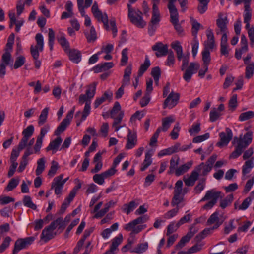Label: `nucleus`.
Here are the masks:
<instances>
[{
    "instance_id": "nucleus-1",
    "label": "nucleus",
    "mask_w": 254,
    "mask_h": 254,
    "mask_svg": "<svg viewBox=\"0 0 254 254\" xmlns=\"http://www.w3.org/2000/svg\"><path fill=\"white\" fill-rule=\"evenodd\" d=\"M179 61L182 60L181 66V71H183V78L187 82L190 81L192 76L197 73L200 67V64L197 62H191L189 64V54L184 55L183 52L177 54Z\"/></svg>"
},
{
    "instance_id": "nucleus-2",
    "label": "nucleus",
    "mask_w": 254,
    "mask_h": 254,
    "mask_svg": "<svg viewBox=\"0 0 254 254\" xmlns=\"http://www.w3.org/2000/svg\"><path fill=\"white\" fill-rule=\"evenodd\" d=\"M252 132H248L243 137L241 135L239 138L235 137L233 143L237 142L235 149L230 154V158L236 159L242 153L244 149L246 148L252 142Z\"/></svg>"
},
{
    "instance_id": "nucleus-3",
    "label": "nucleus",
    "mask_w": 254,
    "mask_h": 254,
    "mask_svg": "<svg viewBox=\"0 0 254 254\" xmlns=\"http://www.w3.org/2000/svg\"><path fill=\"white\" fill-rule=\"evenodd\" d=\"M137 0H129V3L127 4L128 17L132 24L139 28H143L146 25V22L143 20L142 12L138 9L135 10L131 5Z\"/></svg>"
},
{
    "instance_id": "nucleus-4",
    "label": "nucleus",
    "mask_w": 254,
    "mask_h": 254,
    "mask_svg": "<svg viewBox=\"0 0 254 254\" xmlns=\"http://www.w3.org/2000/svg\"><path fill=\"white\" fill-rule=\"evenodd\" d=\"M62 221L60 219H57L52 222L50 225L45 227L42 231L41 235V239L47 242L53 238L57 234L56 229H61L64 225L62 224Z\"/></svg>"
},
{
    "instance_id": "nucleus-5",
    "label": "nucleus",
    "mask_w": 254,
    "mask_h": 254,
    "mask_svg": "<svg viewBox=\"0 0 254 254\" xmlns=\"http://www.w3.org/2000/svg\"><path fill=\"white\" fill-rule=\"evenodd\" d=\"M63 178L64 174H60L53 179L51 184V189L54 190L55 194L57 195L58 197L62 195L64 186L69 179V177L64 179Z\"/></svg>"
},
{
    "instance_id": "nucleus-6",
    "label": "nucleus",
    "mask_w": 254,
    "mask_h": 254,
    "mask_svg": "<svg viewBox=\"0 0 254 254\" xmlns=\"http://www.w3.org/2000/svg\"><path fill=\"white\" fill-rule=\"evenodd\" d=\"M96 84L95 83L90 85L86 90L85 94H82L79 96V103L82 105L84 103H85V104L89 103V105H90L91 100L96 93Z\"/></svg>"
},
{
    "instance_id": "nucleus-7",
    "label": "nucleus",
    "mask_w": 254,
    "mask_h": 254,
    "mask_svg": "<svg viewBox=\"0 0 254 254\" xmlns=\"http://www.w3.org/2000/svg\"><path fill=\"white\" fill-rule=\"evenodd\" d=\"M34 240L35 238L34 237H28L17 239L15 243L13 254H16L20 251L25 249L31 245Z\"/></svg>"
},
{
    "instance_id": "nucleus-8",
    "label": "nucleus",
    "mask_w": 254,
    "mask_h": 254,
    "mask_svg": "<svg viewBox=\"0 0 254 254\" xmlns=\"http://www.w3.org/2000/svg\"><path fill=\"white\" fill-rule=\"evenodd\" d=\"M92 12L97 20L99 22L103 23L104 27L106 30H108L109 29V26L107 15L105 13H103L99 10L96 2H95L92 7Z\"/></svg>"
},
{
    "instance_id": "nucleus-9",
    "label": "nucleus",
    "mask_w": 254,
    "mask_h": 254,
    "mask_svg": "<svg viewBox=\"0 0 254 254\" xmlns=\"http://www.w3.org/2000/svg\"><path fill=\"white\" fill-rule=\"evenodd\" d=\"M74 109L75 107H73V109L67 113L66 117L60 123V125L55 131L54 134L55 135L59 136L61 133L65 130L67 127L69 125L70 122L73 118Z\"/></svg>"
},
{
    "instance_id": "nucleus-10",
    "label": "nucleus",
    "mask_w": 254,
    "mask_h": 254,
    "mask_svg": "<svg viewBox=\"0 0 254 254\" xmlns=\"http://www.w3.org/2000/svg\"><path fill=\"white\" fill-rule=\"evenodd\" d=\"M34 131V127L32 125L28 126L26 128L23 130L22 132L23 137L19 142L20 149H24L26 147L27 142L33 134Z\"/></svg>"
},
{
    "instance_id": "nucleus-11",
    "label": "nucleus",
    "mask_w": 254,
    "mask_h": 254,
    "mask_svg": "<svg viewBox=\"0 0 254 254\" xmlns=\"http://www.w3.org/2000/svg\"><path fill=\"white\" fill-rule=\"evenodd\" d=\"M220 140L216 144L218 147L227 146L233 137V133L231 129L226 128L225 132H221L219 134Z\"/></svg>"
},
{
    "instance_id": "nucleus-12",
    "label": "nucleus",
    "mask_w": 254,
    "mask_h": 254,
    "mask_svg": "<svg viewBox=\"0 0 254 254\" xmlns=\"http://www.w3.org/2000/svg\"><path fill=\"white\" fill-rule=\"evenodd\" d=\"M116 170L114 168H111L101 174H96L93 177V181L99 185H103L105 179L108 178L115 174Z\"/></svg>"
},
{
    "instance_id": "nucleus-13",
    "label": "nucleus",
    "mask_w": 254,
    "mask_h": 254,
    "mask_svg": "<svg viewBox=\"0 0 254 254\" xmlns=\"http://www.w3.org/2000/svg\"><path fill=\"white\" fill-rule=\"evenodd\" d=\"M207 40L204 42V50H212L215 46L214 36L212 30L208 28L206 31Z\"/></svg>"
},
{
    "instance_id": "nucleus-14",
    "label": "nucleus",
    "mask_w": 254,
    "mask_h": 254,
    "mask_svg": "<svg viewBox=\"0 0 254 254\" xmlns=\"http://www.w3.org/2000/svg\"><path fill=\"white\" fill-rule=\"evenodd\" d=\"M240 45L241 47L235 50V57L238 60L241 58L242 54L247 52L248 50L247 39L244 35L241 36Z\"/></svg>"
},
{
    "instance_id": "nucleus-15",
    "label": "nucleus",
    "mask_w": 254,
    "mask_h": 254,
    "mask_svg": "<svg viewBox=\"0 0 254 254\" xmlns=\"http://www.w3.org/2000/svg\"><path fill=\"white\" fill-rule=\"evenodd\" d=\"M179 99V95L178 93H170L164 101L163 108H166L168 107L169 108H172L176 105Z\"/></svg>"
},
{
    "instance_id": "nucleus-16",
    "label": "nucleus",
    "mask_w": 254,
    "mask_h": 254,
    "mask_svg": "<svg viewBox=\"0 0 254 254\" xmlns=\"http://www.w3.org/2000/svg\"><path fill=\"white\" fill-rule=\"evenodd\" d=\"M152 49L155 51L157 57L165 56L168 53V46L161 42H157L152 47Z\"/></svg>"
},
{
    "instance_id": "nucleus-17",
    "label": "nucleus",
    "mask_w": 254,
    "mask_h": 254,
    "mask_svg": "<svg viewBox=\"0 0 254 254\" xmlns=\"http://www.w3.org/2000/svg\"><path fill=\"white\" fill-rule=\"evenodd\" d=\"M137 139L136 133L132 132L131 130L128 129V132L127 135V142L125 148L127 149H131L135 146L137 144Z\"/></svg>"
},
{
    "instance_id": "nucleus-18",
    "label": "nucleus",
    "mask_w": 254,
    "mask_h": 254,
    "mask_svg": "<svg viewBox=\"0 0 254 254\" xmlns=\"http://www.w3.org/2000/svg\"><path fill=\"white\" fill-rule=\"evenodd\" d=\"M219 215V212L216 211L210 216L207 220V223L208 225H210L214 224V225L212 227L213 229H217L223 223V220L220 218Z\"/></svg>"
},
{
    "instance_id": "nucleus-19",
    "label": "nucleus",
    "mask_w": 254,
    "mask_h": 254,
    "mask_svg": "<svg viewBox=\"0 0 254 254\" xmlns=\"http://www.w3.org/2000/svg\"><path fill=\"white\" fill-rule=\"evenodd\" d=\"M112 97V91L110 90H107L104 93L101 97L96 98L94 103V108H98L101 104L107 100L109 101L111 100Z\"/></svg>"
},
{
    "instance_id": "nucleus-20",
    "label": "nucleus",
    "mask_w": 254,
    "mask_h": 254,
    "mask_svg": "<svg viewBox=\"0 0 254 254\" xmlns=\"http://www.w3.org/2000/svg\"><path fill=\"white\" fill-rule=\"evenodd\" d=\"M140 203V201L138 199L131 201L128 203L124 204L122 209L123 212L128 215L133 211Z\"/></svg>"
},
{
    "instance_id": "nucleus-21",
    "label": "nucleus",
    "mask_w": 254,
    "mask_h": 254,
    "mask_svg": "<svg viewBox=\"0 0 254 254\" xmlns=\"http://www.w3.org/2000/svg\"><path fill=\"white\" fill-rule=\"evenodd\" d=\"M254 159L251 158L250 159L245 161L242 166V179L245 180L247 178L246 174L249 173L254 167Z\"/></svg>"
},
{
    "instance_id": "nucleus-22",
    "label": "nucleus",
    "mask_w": 254,
    "mask_h": 254,
    "mask_svg": "<svg viewBox=\"0 0 254 254\" xmlns=\"http://www.w3.org/2000/svg\"><path fill=\"white\" fill-rule=\"evenodd\" d=\"M123 237L122 234H119L112 240V244L110 250L106 252V254H114V251L123 241Z\"/></svg>"
},
{
    "instance_id": "nucleus-23",
    "label": "nucleus",
    "mask_w": 254,
    "mask_h": 254,
    "mask_svg": "<svg viewBox=\"0 0 254 254\" xmlns=\"http://www.w3.org/2000/svg\"><path fill=\"white\" fill-rule=\"evenodd\" d=\"M227 17L219 18L216 20V24L218 28L216 30V33L217 35L221 33L228 32L227 24L228 23Z\"/></svg>"
},
{
    "instance_id": "nucleus-24",
    "label": "nucleus",
    "mask_w": 254,
    "mask_h": 254,
    "mask_svg": "<svg viewBox=\"0 0 254 254\" xmlns=\"http://www.w3.org/2000/svg\"><path fill=\"white\" fill-rule=\"evenodd\" d=\"M35 141V139L34 138L30 139L29 141H28L26 147L24 148L25 149L24 152H26L27 151H29V150L31 152V155L33 154H39L40 152V149L42 146V144H41L40 147L37 146V140L36 141V143L33 147L32 146L34 144Z\"/></svg>"
},
{
    "instance_id": "nucleus-25",
    "label": "nucleus",
    "mask_w": 254,
    "mask_h": 254,
    "mask_svg": "<svg viewBox=\"0 0 254 254\" xmlns=\"http://www.w3.org/2000/svg\"><path fill=\"white\" fill-rule=\"evenodd\" d=\"M69 57V59L72 62L78 64L81 60V53L77 49H70L66 53Z\"/></svg>"
},
{
    "instance_id": "nucleus-26",
    "label": "nucleus",
    "mask_w": 254,
    "mask_h": 254,
    "mask_svg": "<svg viewBox=\"0 0 254 254\" xmlns=\"http://www.w3.org/2000/svg\"><path fill=\"white\" fill-rule=\"evenodd\" d=\"M175 121V118L173 116H170L162 119V126L157 128L161 131L166 132L170 127L171 124Z\"/></svg>"
},
{
    "instance_id": "nucleus-27",
    "label": "nucleus",
    "mask_w": 254,
    "mask_h": 254,
    "mask_svg": "<svg viewBox=\"0 0 254 254\" xmlns=\"http://www.w3.org/2000/svg\"><path fill=\"white\" fill-rule=\"evenodd\" d=\"M221 192L220 191H215L213 190H208L205 196L201 199L200 201H204L208 200L215 201L217 202V199L220 197Z\"/></svg>"
},
{
    "instance_id": "nucleus-28",
    "label": "nucleus",
    "mask_w": 254,
    "mask_h": 254,
    "mask_svg": "<svg viewBox=\"0 0 254 254\" xmlns=\"http://www.w3.org/2000/svg\"><path fill=\"white\" fill-rule=\"evenodd\" d=\"M124 115V112H120L117 116H115L114 118H112L114 119V122L112 124V127L114 128L115 131L117 132L122 127L126 126L125 124H123L122 125H119L123 118Z\"/></svg>"
},
{
    "instance_id": "nucleus-29",
    "label": "nucleus",
    "mask_w": 254,
    "mask_h": 254,
    "mask_svg": "<svg viewBox=\"0 0 254 254\" xmlns=\"http://www.w3.org/2000/svg\"><path fill=\"white\" fill-rule=\"evenodd\" d=\"M198 172L194 169L191 172L190 175L188 178H186L184 177L183 180L187 186H192L198 179Z\"/></svg>"
},
{
    "instance_id": "nucleus-30",
    "label": "nucleus",
    "mask_w": 254,
    "mask_h": 254,
    "mask_svg": "<svg viewBox=\"0 0 254 254\" xmlns=\"http://www.w3.org/2000/svg\"><path fill=\"white\" fill-rule=\"evenodd\" d=\"M62 142V138L58 136L56 139L50 142L48 146L46 148V151H49L52 150L53 154L55 153L58 150V148Z\"/></svg>"
},
{
    "instance_id": "nucleus-31",
    "label": "nucleus",
    "mask_w": 254,
    "mask_h": 254,
    "mask_svg": "<svg viewBox=\"0 0 254 254\" xmlns=\"http://www.w3.org/2000/svg\"><path fill=\"white\" fill-rule=\"evenodd\" d=\"M102 154V153L98 152L95 155L93 162L95 163V166L94 168L91 170L92 173H97L101 170L103 166V164L101 160Z\"/></svg>"
},
{
    "instance_id": "nucleus-32",
    "label": "nucleus",
    "mask_w": 254,
    "mask_h": 254,
    "mask_svg": "<svg viewBox=\"0 0 254 254\" xmlns=\"http://www.w3.org/2000/svg\"><path fill=\"white\" fill-rule=\"evenodd\" d=\"M32 152L29 150L26 152H24V154L22 157L21 160L20 162L19 166L18 168V172L19 173L22 172L25 169L26 166L28 164V156L31 155Z\"/></svg>"
},
{
    "instance_id": "nucleus-33",
    "label": "nucleus",
    "mask_w": 254,
    "mask_h": 254,
    "mask_svg": "<svg viewBox=\"0 0 254 254\" xmlns=\"http://www.w3.org/2000/svg\"><path fill=\"white\" fill-rule=\"evenodd\" d=\"M50 129V126L48 124L45 125L40 130V133L37 137V146L40 147L41 144H43L44 136Z\"/></svg>"
},
{
    "instance_id": "nucleus-34",
    "label": "nucleus",
    "mask_w": 254,
    "mask_h": 254,
    "mask_svg": "<svg viewBox=\"0 0 254 254\" xmlns=\"http://www.w3.org/2000/svg\"><path fill=\"white\" fill-rule=\"evenodd\" d=\"M89 103L85 104L83 111L82 112L78 111L75 114V117L79 118L81 117V121L85 120L87 117L89 115L91 110L90 105H89Z\"/></svg>"
},
{
    "instance_id": "nucleus-35",
    "label": "nucleus",
    "mask_w": 254,
    "mask_h": 254,
    "mask_svg": "<svg viewBox=\"0 0 254 254\" xmlns=\"http://www.w3.org/2000/svg\"><path fill=\"white\" fill-rule=\"evenodd\" d=\"M152 153L150 151H148L145 153L144 160L141 164L140 167L141 171H145L151 164L152 162Z\"/></svg>"
},
{
    "instance_id": "nucleus-36",
    "label": "nucleus",
    "mask_w": 254,
    "mask_h": 254,
    "mask_svg": "<svg viewBox=\"0 0 254 254\" xmlns=\"http://www.w3.org/2000/svg\"><path fill=\"white\" fill-rule=\"evenodd\" d=\"M192 165V161H189L186 163L177 167L175 171V174L177 176H179L187 172Z\"/></svg>"
},
{
    "instance_id": "nucleus-37",
    "label": "nucleus",
    "mask_w": 254,
    "mask_h": 254,
    "mask_svg": "<svg viewBox=\"0 0 254 254\" xmlns=\"http://www.w3.org/2000/svg\"><path fill=\"white\" fill-rule=\"evenodd\" d=\"M212 167L209 165L201 163L199 165L197 166L195 168V170L198 172V174L205 176L212 170Z\"/></svg>"
},
{
    "instance_id": "nucleus-38",
    "label": "nucleus",
    "mask_w": 254,
    "mask_h": 254,
    "mask_svg": "<svg viewBox=\"0 0 254 254\" xmlns=\"http://www.w3.org/2000/svg\"><path fill=\"white\" fill-rule=\"evenodd\" d=\"M132 67L131 65L127 66L124 70V74L122 82V85L126 86L130 82V76L131 74Z\"/></svg>"
},
{
    "instance_id": "nucleus-39",
    "label": "nucleus",
    "mask_w": 254,
    "mask_h": 254,
    "mask_svg": "<svg viewBox=\"0 0 254 254\" xmlns=\"http://www.w3.org/2000/svg\"><path fill=\"white\" fill-rule=\"evenodd\" d=\"M160 21V14L158 6L155 5H153L152 7V16L151 20L150 22L153 24L158 25L159 22Z\"/></svg>"
},
{
    "instance_id": "nucleus-40",
    "label": "nucleus",
    "mask_w": 254,
    "mask_h": 254,
    "mask_svg": "<svg viewBox=\"0 0 254 254\" xmlns=\"http://www.w3.org/2000/svg\"><path fill=\"white\" fill-rule=\"evenodd\" d=\"M171 22L173 24L176 30L179 33L183 32V28L179 23V14L170 15Z\"/></svg>"
},
{
    "instance_id": "nucleus-41",
    "label": "nucleus",
    "mask_w": 254,
    "mask_h": 254,
    "mask_svg": "<svg viewBox=\"0 0 254 254\" xmlns=\"http://www.w3.org/2000/svg\"><path fill=\"white\" fill-rule=\"evenodd\" d=\"M85 35L88 42H94L97 38L96 32L93 26H91L89 30H87Z\"/></svg>"
},
{
    "instance_id": "nucleus-42",
    "label": "nucleus",
    "mask_w": 254,
    "mask_h": 254,
    "mask_svg": "<svg viewBox=\"0 0 254 254\" xmlns=\"http://www.w3.org/2000/svg\"><path fill=\"white\" fill-rule=\"evenodd\" d=\"M58 41L65 53L70 50L69 43L64 35H62L58 38Z\"/></svg>"
},
{
    "instance_id": "nucleus-43",
    "label": "nucleus",
    "mask_w": 254,
    "mask_h": 254,
    "mask_svg": "<svg viewBox=\"0 0 254 254\" xmlns=\"http://www.w3.org/2000/svg\"><path fill=\"white\" fill-rule=\"evenodd\" d=\"M12 63L13 60L10 53L8 51H6L2 55L0 64L5 65H8L10 64H12Z\"/></svg>"
},
{
    "instance_id": "nucleus-44",
    "label": "nucleus",
    "mask_w": 254,
    "mask_h": 254,
    "mask_svg": "<svg viewBox=\"0 0 254 254\" xmlns=\"http://www.w3.org/2000/svg\"><path fill=\"white\" fill-rule=\"evenodd\" d=\"M49 111V107H45L44 108L39 117L38 119V124L40 126L43 125L44 124H45L47 120L48 115Z\"/></svg>"
},
{
    "instance_id": "nucleus-45",
    "label": "nucleus",
    "mask_w": 254,
    "mask_h": 254,
    "mask_svg": "<svg viewBox=\"0 0 254 254\" xmlns=\"http://www.w3.org/2000/svg\"><path fill=\"white\" fill-rule=\"evenodd\" d=\"M46 160L45 157H42L37 160V167L35 171L37 176H39L45 170Z\"/></svg>"
},
{
    "instance_id": "nucleus-46",
    "label": "nucleus",
    "mask_w": 254,
    "mask_h": 254,
    "mask_svg": "<svg viewBox=\"0 0 254 254\" xmlns=\"http://www.w3.org/2000/svg\"><path fill=\"white\" fill-rule=\"evenodd\" d=\"M23 203L25 206L32 210H35L37 209L36 205L33 202L31 197L29 195H25L24 196Z\"/></svg>"
},
{
    "instance_id": "nucleus-47",
    "label": "nucleus",
    "mask_w": 254,
    "mask_h": 254,
    "mask_svg": "<svg viewBox=\"0 0 254 254\" xmlns=\"http://www.w3.org/2000/svg\"><path fill=\"white\" fill-rule=\"evenodd\" d=\"M150 65L149 59L147 56H145L144 63L141 65L138 71V76H141Z\"/></svg>"
},
{
    "instance_id": "nucleus-48",
    "label": "nucleus",
    "mask_w": 254,
    "mask_h": 254,
    "mask_svg": "<svg viewBox=\"0 0 254 254\" xmlns=\"http://www.w3.org/2000/svg\"><path fill=\"white\" fill-rule=\"evenodd\" d=\"M233 195L232 194L227 195L225 198L221 200L220 202V206L222 209H225L229 206L233 200Z\"/></svg>"
},
{
    "instance_id": "nucleus-49",
    "label": "nucleus",
    "mask_w": 254,
    "mask_h": 254,
    "mask_svg": "<svg viewBox=\"0 0 254 254\" xmlns=\"http://www.w3.org/2000/svg\"><path fill=\"white\" fill-rule=\"evenodd\" d=\"M35 40L36 41V45H34V47L39 48V50L42 52L44 48V38L41 33H37L35 36Z\"/></svg>"
},
{
    "instance_id": "nucleus-50",
    "label": "nucleus",
    "mask_w": 254,
    "mask_h": 254,
    "mask_svg": "<svg viewBox=\"0 0 254 254\" xmlns=\"http://www.w3.org/2000/svg\"><path fill=\"white\" fill-rule=\"evenodd\" d=\"M148 243L144 242L138 244L132 252L137 254H142L145 252L148 249Z\"/></svg>"
},
{
    "instance_id": "nucleus-51",
    "label": "nucleus",
    "mask_w": 254,
    "mask_h": 254,
    "mask_svg": "<svg viewBox=\"0 0 254 254\" xmlns=\"http://www.w3.org/2000/svg\"><path fill=\"white\" fill-rule=\"evenodd\" d=\"M254 72V63L252 62L251 64L246 65L245 77L249 79L252 78Z\"/></svg>"
},
{
    "instance_id": "nucleus-52",
    "label": "nucleus",
    "mask_w": 254,
    "mask_h": 254,
    "mask_svg": "<svg viewBox=\"0 0 254 254\" xmlns=\"http://www.w3.org/2000/svg\"><path fill=\"white\" fill-rule=\"evenodd\" d=\"M254 117V112L248 111L242 113L239 116V120L241 122L245 121L253 118Z\"/></svg>"
},
{
    "instance_id": "nucleus-53",
    "label": "nucleus",
    "mask_w": 254,
    "mask_h": 254,
    "mask_svg": "<svg viewBox=\"0 0 254 254\" xmlns=\"http://www.w3.org/2000/svg\"><path fill=\"white\" fill-rule=\"evenodd\" d=\"M48 30V45L50 47V50L52 51L54 47L55 34V32L52 28H49Z\"/></svg>"
},
{
    "instance_id": "nucleus-54",
    "label": "nucleus",
    "mask_w": 254,
    "mask_h": 254,
    "mask_svg": "<svg viewBox=\"0 0 254 254\" xmlns=\"http://www.w3.org/2000/svg\"><path fill=\"white\" fill-rule=\"evenodd\" d=\"M19 181L20 180L18 178H14L11 179L6 187V190L7 191H10L15 188L19 184Z\"/></svg>"
},
{
    "instance_id": "nucleus-55",
    "label": "nucleus",
    "mask_w": 254,
    "mask_h": 254,
    "mask_svg": "<svg viewBox=\"0 0 254 254\" xmlns=\"http://www.w3.org/2000/svg\"><path fill=\"white\" fill-rule=\"evenodd\" d=\"M151 74L154 78L155 84L158 85L161 75L160 68L158 66L152 68Z\"/></svg>"
},
{
    "instance_id": "nucleus-56",
    "label": "nucleus",
    "mask_w": 254,
    "mask_h": 254,
    "mask_svg": "<svg viewBox=\"0 0 254 254\" xmlns=\"http://www.w3.org/2000/svg\"><path fill=\"white\" fill-rule=\"evenodd\" d=\"M200 123H194L189 129V132L190 135H195L198 134L200 131Z\"/></svg>"
},
{
    "instance_id": "nucleus-57",
    "label": "nucleus",
    "mask_w": 254,
    "mask_h": 254,
    "mask_svg": "<svg viewBox=\"0 0 254 254\" xmlns=\"http://www.w3.org/2000/svg\"><path fill=\"white\" fill-rule=\"evenodd\" d=\"M120 112H123L121 111V105L119 102H116L110 112L111 118H114L115 116H117Z\"/></svg>"
},
{
    "instance_id": "nucleus-58",
    "label": "nucleus",
    "mask_w": 254,
    "mask_h": 254,
    "mask_svg": "<svg viewBox=\"0 0 254 254\" xmlns=\"http://www.w3.org/2000/svg\"><path fill=\"white\" fill-rule=\"evenodd\" d=\"M203 65L208 66L210 61V53L208 50H204L202 52Z\"/></svg>"
},
{
    "instance_id": "nucleus-59",
    "label": "nucleus",
    "mask_w": 254,
    "mask_h": 254,
    "mask_svg": "<svg viewBox=\"0 0 254 254\" xmlns=\"http://www.w3.org/2000/svg\"><path fill=\"white\" fill-rule=\"evenodd\" d=\"M25 2L24 0H18L16 3V14L17 16H20L25 9Z\"/></svg>"
},
{
    "instance_id": "nucleus-60",
    "label": "nucleus",
    "mask_w": 254,
    "mask_h": 254,
    "mask_svg": "<svg viewBox=\"0 0 254 254\" xmlns=\"http://www.w3.org/2000/svg\"><path fill=\"white\" fill-rule=\"evenodd\" d=\"M59 168V163L55 161H52L51 163V166L48 171V175L51 177H53L56 173Z\"/></svg>"
},
{
    "instance_id": "nucleus-61",
    "label": "nucleus",
    "mask_w": 254,
    "mask_h": 254,
    "mask_svg": "<svg viewBox=\"0 0 254 254\" xmlns=\"http://www.w3.org/2000/svg\"><path fill=\"white\" fill-rule=\"evenodd\" d=\"M222 115V113L217 110L216 108H213L210 112V121L214 122L218 120Z\"/></svg>"
},
{
    "instance_id": "nucleus-62",
    "label": "nucleus",
    "mask_w": 254,
    "mask_h": 254,
    "mask_svg": "<svg viewBox=\"0 0 254 254\" xmlns=\"http://www.w3.org/2000/svg\"><path fill=\"white\" fill-rule=\"evenodd\" d=\"M25 58L23 56L20 55L17 57L16 58L13 68L14 69H17L21 67L25 64Z\"/></svg>"
},
{
    "instance_id": "nucleus-63",
    "label": "nucleus",
    "mask_w": 254,
    "mask_h": 254,
    "mask_svg": "<svg viewBox=\"0 0 254 254\" xmlns=\"http://www.w3.org/2000/svg\"><path fill=\"white\" fill-rule=\"evenodd\" d=\"M191 239L189 238L187 235L183 236L178 243L176 246V249L179 250L184 247L185 245L188 243Z\"/></svg>"
},
{
    "instance_id": "nucleus-64",
    "label": "nucleus",
    "mask_w": 254,
    "mask_h": 254,
    "mask_svg": "<svg viewBox=\"0 0 254 254\" xmlns=\"http://www.w3.org/2000/svg\"><path fill=\"white\" fill-rule=\"evenodd\" d=\"M252 202V198L251 196L247 197L246 199L244 200L242 203L240 205L238 208L240 210H246Z\"/></svg>"
}]
</instances>
